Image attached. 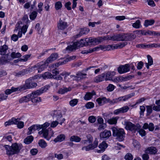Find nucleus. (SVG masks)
Returning <instances> with one entry per match:
<instances>
[{
    "label": "nucleus",
    "mask_w": 160,
    "mask_h": 160,
    "mask_svg": "<svg viewBox=\"0 0 160 160\" xmlns=\"http://www.w3.org/2000/svg\"><path fill=\"white\" fill-rule=\"evenodd\" d=\"M4 147L7 150V154L10 156L19 153L20 150L22 149V146L21 144L15 143H13L11 146L6 145Z\"/></svg>",
    "instance_id": "nucleus-1"
},
{
    "label": "nucleus",
    "mask_w": 160,
    "mask_h": 160,
    "mask_svg": "<svg viewBox=\"0 0 160 160\" xmlns=\"http://www.w3.org/2000/svg\"><path fill=\"white\" fill-rule=\"evenodd\" d=\"M48 89L47 86H45L41 88L40 89L37 90L30 93L31 97L30 100L33 103H37L41 101V98L38 97L44 92L46 91Z\"/></svg>",
    "instance_id": "nucleus-2"
},
{
    "label": "nucleus",
    "mask_w": 160,
    "mask_h": 160,
    "mask_svg": "<svg viewBox=\"0 0 160 160\" xmlns=\"http://www.w3.org/2000/svg\"><path fill=\"white\" fill-rule=\"evenodd\" d=\"M112 131V135L119 141H122L125 138V132L123 129L113 127L111 128Z\"/></svg>",
    "instance_id": "nucleus-3"
},
{
    "label": "nucleus",
    "mask_w": 160,
    "mask_h": 160,
    "mask_svg": "<svg viewBox=\"0 0 160 160\" xmlns=\"http://www.w3.org/2000/svg\"><path fill=\"white\" fill-rule=\"evenodd\" d=\"M35 77L34 76L30 77L26 80L25 84L22 85L24 91L27 89L34 88L37 86V83L33 81L35 79Z\"/></svg>",
    "instance_id": "nucleus-4"
},
{
    "label": "nucleus",
    "mask_w": 160,
    "mask_h": 160,
    "mask_svg": "<svg viewBox=\"0 0 160 160\" xmlns=\"http://www.w3.org/2000/svg\"><path fill=\"white\" fill-rule=\"evenodd\" d=\"M124 125L125 126L126 129L133 132H135L141 128V126L139 124H137L135 125L130 122H125Z\"/></svg>",
    "instance_id": "nucleus-5"
},
{
    "label": "nucleus",
    "mask_w": 160,
    "mask_h": 160,
    "mask_svg": "<svg viewBox=\"0 0 160 160\" xmlns=\"http://www.w3.org/2000/svg\"><path fill=\"white\" fill-rule=\"evenodd\" d=\"M132 97V96L130 94H128L124 96L120 97L117 98H114L112 100L108 99V102L111 104H114L121 102L125 101L131 98Z\"/></svg>",
    "instance_id": "nucleus-6"
},
{
    "label": "nucleus",
    "mask_w": 160,
    "mask_h": 160,
    "mask_svg": "<svg viewBox=\"0 0 160 160\" xmlns=\"http://www.w3.org/2000/svg\"><path fill=\"white\" fill-rule=\"evenodd\" d=\"M107 38L105 36L98 37V38H92L90 37L89 38H86V41L91 44H97L102 42L104 40H106Z\"/></svg>",
    "instance_id": "nucleus-7"
},
{
    "label": "nucleus",
    "mask_w": 160,
    "mask_h": 160,
    "mask_svg": "<svg viewBox=\"0 0 160 160\" xmlns=\"http://www.w3.org/2000/svg\"><path fill=\"white\" fill-rule=\"evenodd\" d=\"M136 35L132 33H123L121 34V41H131L134 39Z\"/></svg>",
    "instance_id": "nucleus-8"
},
{
    "label": "nucleus",
    "mask_w": 160,
    "mask_h": 160,
    "mask_svg": "<svg viewBox=\"0 0 160 160\" xmlns=\"http://www.w3.org/2000/svg\"><path fill=\"white\" fill-rule=\"evenodd\" d=\"M98 144V141L97 138H95L93 143V144L91 143L88 145L84 146L82 147V150H85L86 151H88L90 150L96 148Z\"/></svg>",
    "instance_id": "nucleus-9"
},
{
    "label": "nucleus",
    "mask_w": 160,
    "mask_h": 160,
    "mask_svg": "<svg viewBox=\"0 0 160 160\" xmlns=\"http://www.w3.org/2000/svg\"><path fill=\"white\" fill-rule=\"evenodd\" d=\"M118 71L120 74L127 72L130 70V65L126 64L124 65L120 66L118 69Z\"/></svg>",
    "instance_id": "nucleus-10"
},
{
    "label": "nucleus",
    "mask_w": 160,
    "mask_h": 160,
    "mask_svg": "<svg viewBox=\"0 0 160 160\" xmlns=\"http://www.w3.org/2000/svg\"><path fill=\"white\" fill-rule=\"evenodd\" d=\"M11 57L8 53L2 57L0 58V65H3L8 63L11 61Z\"/></svg>",
    "instance_id": "nucleus-11"
},
{
    "label": "nucleus",
    "mask_w": 160,
    "mask_h": 160,
    "mask_svg": "<svg viewBox=\"0 0 160 160\" xmlns=\"http://www.w3.org/2000/svg\"><path fill=\"white\" fill-rule=\"evenodd\" d=\"M48 63H46V60L44 63L42 64H40L39 63H38L35 65L34 67L37 68L38 72L39 73L44 70V69L48 66Z\"/></svg>",
    "instance_id": "nucleus-12"
},
{
    "label": "nucleus",
    "mask_w": 160,
    "mask_h": 160,
    "mask_svg": "<svg viewBox=\"0 0 160 160\" xmlns=\"http://www.w3.org/2000/svg\"><path fill=\"white\" fill-rule=\"evenodd\" d=\"M129 108L127 106L123 107L121 108L115 110L113 113L115 115H118L120 113H123L127 112Z\"/></svg>",
    "instance_id": "nucleus-13"
},
{
    "label": "nucleus",
    "mask_w": 160,
    "mask_h": 160,
    "mask_svg": "<svg viewBox=\"0 0 160 160\" xmlns=\"http://www.w3.org/2000/svg\"><path fill=\"white\" fill-rule=\"evenodd\" d=\"M40 126L39 124H35L29 127L28 128V135H30L36 130H39L40 129Z\"/></svg>",
    "instance_id": "nucleus-14"
},
{
    "label": "nucleus",
    "mask_w": 160,
    "mask_h": 160,
    "mask_svg": "<svg viewBox=\"0 0 160 160\" xmlns=\"http://www.w3.org/2000/svg\"><path fill=\"white\" fill-rule=\"evenodd\" d=\"M111 135V133L110 131L105 130L104 131L101 132L100 134V136L101 139H108Z\"/></svg>",
    "instance_id": "nucleus-15"
},
{
    "label": "nucleus",
    "mask_w": 160,
    "mask_h": 160,
    "mask_svg": "<svg viewBox=\"0 0 160 160\" xmlns=\"http://www.w3.org/2000/svg\"><path fill=\"white\" fill-rule=\"evenodd\" d=\"M58 57V54L57 53H52L51 55L46 60V63H49L55 60Z\"/></svg>",
    "instance_id": "nucleus-16"
},
{
    "label": "nucleus",
    "mask_w": 160,
    "mask_h": 160,
    "mask_svg": "<svg viewBox=\"0 0 160 160\" xmlns=\"http://www.w3.org/2000/svg\"><path fill=\"white\" fill-rule=\"evenodd\" d=\"M58 26L59 29L63 30L67 28L68 25L66 22L63 21L61 19H60Z\"/></svg>",
    "instance_id": "nucleus-17"
},
{
    "label": "nucleus",
    "mask_w": 160,
    "mask_h": 160,
    "mask_svg": "<svg viewBox=\"0 0 160 160\" xmlns=\"http://www.w3.org/2000/svg\"><path fill=\"white\" fill-rule=\"evenodd\" d=\"M108 147V144L105 142H102L100 143L99 146V148L100 149V150H97V152L98 153H101L104 152L105 149Z\"/></svg>",
    "instance_id": "nucleus-18"
},
{
    "label": "nucleus",
    "mask_w": 160,
    "mask_h": 160,
    "mask_svg": "<svg viewBox=\"0 0 160 160\" xmlns=\"http://www.w3.org/2000/svg\"><path fill=\"white\" fill-rule=\"evenodd\" d=\"M142 128L144 129H148L149 131L152 132L154 130V125L152 122L150 123L149 124L147 123H145L144 124Z\"/></svg>",
    "instance_id": "nucleus-19"
},
{
    "label": "nucleus",
    "mask_w": 160,
    "mask_h": 160,
    "mask_svg": "<svg viewBox=\"0 0 160 160\" xmlns=\"http://www.w3.org/2000/svg\"><path fill=\"white\" fill-rule=\"evenodd\" d=\"M28 27V25H26L22 26L21 30H18V32L17 35L19 38L22 37V33L24 34L26 32Z\"/></svg>",
    "instance_id": "nucleus-20"
},
{
    "label": "nucleus",
    "mask_w": 160,
    "mask_h": 160,
    "mask_svg": "<svg viewBox=\"0 0 160 160\" xmlns=\"http://www.w3.org/2000/svg\"><path fill=\"white\" fill-rule=\"evenodd\" d=\"M157 152V149L154 147H151L148 148L145 151L146 153L151 154H154Z\"/></svg>",
    "instance_id": "nucleus-21"
},
{
    "label": "nucleus",
    "mask_w": 160,
    "mask_h": 160,
    "mask_svg": "<svg viewBox=\"0 0 160 160\" xmlns=\"http://www.w3.org/2000/svg\"><path fill=\"white\" fill-rule=\"evenodd\" d=\"M104 73L105 74V81L111 80L112 77L115 75V72L114 71L108 72Z\"/></svg>",
    "instance_id": "nucleus-22"
},
{
    "label": "nucleus",
    "mask_w": 160,
    "mask_h": 160,
    "mask_svg": "<svg viewBox=\"0 0 160 160\" xmlns=\"http://www.w3.org/2000/svg\"><path fill=\"white\" fill-rule=\"evenodd\" d=\"M87 140H82L81 141V143L84 145H88V144H91L92 143L93 141V138L90 135H88L87 136Z\"/></svg>",
    "instance_id": "nucleus-23"
},
{
    "label": "nucleus",
    "mask_w": 160,
    "mask_h": 160,
    "mask_svg": "<svg viewBox=\"0 0 160 160\" xmlns=\"http://www.w3.org/2000/svg\"><path fill=\"white\" fill-rule=\"evenodd\" d=\"M86 38L85 39H81V40L77 42H74V44L76 45L77 47H83L84 46L87 45L89 43L86 41Z\"/></svg>",
    "instance_id": "nucleus-24"
},
{
    "label": "nucleus",
    "mask_w": 160,
    "mask_h": 160,
    "mask_svg": "<svg viewBox=\"0 0 160 160\" xmlns=\"http://www.w3.org/2000/svg\"><path fill=\"white\" fill-rule=\"evenodd\" d=\"M105 80V74L104 73L98 75L95 78L94 81L96 82H99Z\"/></svg>",
    "instance_id": "nucleus-25"
},
{
    "label": "nucleus",
    "mask_w": 160,
    "mask_h": 160,
    "mask_svg": "<svg viewBox=\"0 0 160 160\" xmlns=\"http://www.w3.org/2000/svg\"><path fill=\"white\" fill-rule=\"evenodd\" d=\"M51 128H49L48 129H42L41 131L38 132L39 134H42V136L44 138H47L48 136V132L49 130H51Z\"/></svg>",
    "instance_id": "nucleus-26"
},
{
    "label": "nucleus",
    "mask_w": 160,
    "mask_h": 160,
    "mask_svg": "<svg viewBox=\"0 0 160 160\" xmlns=\"http://www.w3.org/2000/svg\"><path fill=\"white\" fill-rule=\"evenodd\" d=\"M65 138V135L63 134H61L58 135L57 137L54 139V141L55 142H61L64 140Z\"/></svg>",
    "instance_id": "nucleus-27"
},
{
    "label": "nucleus",
    "mask_w": 160,
    "mask_h": 160,
    "mask_svg": "<svg viewBox=\"0 0 160 160\" xmlns=\"http://www.w3.org/2000/svg\"><path fill=\"white\" fill-rule=\"evenodd\" d=\"M8 49V47L5 44L0 47V54L5 55L7 52V51Z\"/></svg>",
    "instance_id": "nucleus-28"
},
{
    "label": "nucleus",
    "mask_w": 160,
    "mask_h": 160,
    "mask_svg": "<svg viewBox=\"0 0 160 160\" xmlns=\"http://www.w3.org/2000/svg\"><path fill=\"white\" fill-rule=\"evenodd\" d=\"M105 37L107 40H112L113 41H121V34L114 35V36L109 37L108 36H106Z\"/></svg>",
    "instance_id": "nucleus-29"
},
{
    "label": "nucleus",
    "mask_w": 160,
    "mask_h": 160,
    "mask_svg": "<svg viewBox=\"0 0 160 160\" xmlns=\"http://www.w3.org/2000/svg\"><path fill=\"white\" fill-rule=\"evenodd\" d=\"M31 95L30 94L22 97L19 100V102L20 103H22L27 102L30 100Z\"/></svg>",
    "instance_id": "nucleus-30"
},
{
    "label": "nucleus",
    "mask_w": 160,
    "mask_h": 160,
    "mask_svg": "<svg viewBox=\"0 0 160 160\" xmlns=\"http://www.w3.org/2000/svg\"><path fill=\"white\" fill-rule=\"evenodd\" d=\"M119 117L117 116L112 117L107 120V122L110 125L116 124L117 122V121L119 119Z\"/></svg>",
    "instance_id": "nucleus-31"
},
{
    "label": "nucleus",
    "mask_w": 160,
    "mask_h": 160,
    "mask_svg": "<svg viewBox=\"0 0 160 160\" xmlns=\"http://www.w3.org/2000/svg\"><path fill=\"white\" fill-rule=\"evenodd\" d=\"M70 74V72H63L60 74V75L57 76L56 80H62V78L61 76V75L64 76V79L66 80L67 76L69 75Z\"/></svg>",
    "instance_id": "nucleus-32"
},
{
    "label": "nucleus",
    "mask_w": 160,
    "mask_h": 160,
    "mask_svg": "<svg viewBox=\"0 0 160 160\" xmlns=\"http://www.w3.org/2000/svg\"><path fill=\"white\" fill-rule=\"evenodd\" d=\"M18 122V119H16L14 118H12L11 119L9 120L8 121L4 123L6 127L12 124H15Z\"/></svg>",
    "instance_id": "nucleus-33"
},
{
    "label": "nucleus",
    "mask_w": 160,
    "mask_h": 160,
    "mask_svg": "<svg viewBox=\"0 0 160 160\" xmlns=\"http://www.w3.org/2000/svg\"><path fill=\"white\" fill-rule=\"evenodd\" d=\"M95 94V92L94 91L92 92H87L84 96V99L86 100H89L92 98L93 95Z\"/></svg>",
    "instance_id": "nucleus-34"
},
{
    "label": "nucleus",
    "mask_w": 160,
    "mask_h": 160,
    "mask_svg": "<svg viewBox=\"0 0 160 160\" xmlns=\"http://www.w3.org/2000/svg\"><path fill=\"white\" fill-rule=\"evenodd\" d=\"M72 88L70 87L68 88L63 87V88L59 89L58 90V92L59 94H64L65 93L71 91L72 90Z\"/></svg>",
    "instance_id": "nucleus-35"
},
{
    "label": "nucleus",
    "mask_w": 160,
    "mask_h": 160,
    "mask_svg": "<svg viewBox=\"0 0 160 160\" xmlns=\"http://www.w3.org/2000/svg\"><path fill=\"white\" fill-rule=\"evenodd\" d=\"M53 118H55L57 120L60 121L62 118V115L60 111H56L54 112Z\"/></svg>",
    "instance_id": "nucleus-36"
},
{
    "label": "nucleus",
    "mask_w": 160,
    "mask_h": 160,
    "mask_svg": "<svg viewBox=\"0 0 160 160\" xmlns=\"http://www.w3.org/2000/svg\"><path fill=\"white\" fill-rule=\"evenodd\" d=\"M28 72L29 71L27 69H24L16 73L15 76L18 77H21L28 74Z\"/></svg>",
    "instance_id": "nucleus-37"
},
{
    "label": "nucleus",
    "mask_w": 160,
    "mask_h": 160,
    "mask_svg": "<svg viewBox=\"0 0 160 160\" xmlns=\"http://www.w3.org/2000/svg\"><path fill=\"white\" fill-rule=\"evenodd\" d=\"M89 30L88 29H81L80 31L78 34H77L75 36V38H78L81 37L83 34H85L88 33Z\"/></svg>",
    "instance_id": "nucleus-38"
},
{
    "label": "nucleus",
    "mask_w": 160,
    "mask_h": 160,
    "mask_svg": "<svg viewBox=\"0 0 160 160\" xmlns=\"http://www.w3.org/2000/svg\"><path fill=\"white\" fill-rule=\"evenodd\" d=\"M96 101L99 105H102L107 101L108 102V99H107L105 97L99 98L96 99Z\"/></svg>",
    "instance_id": "nucleus-39"
},
{
    "label": "nucleus",
    "mask_w": 160,
    "mask_h": 160,
    "mask_svg": "<svg viewBox=\"0 0 160 160\" xmlns=\"http://www.w3.org/2000/svg\"><path fill=\"white\" fill-rule=\"evenodd\" d=\"M148 62L145 63V65L147 68H149V66L152 65L153 63V61L152 58L149 55L147 56Z\"/></svg>",
    "instance_id": "nucleus-40"
},
{
    "label": "nucleus",
    "mask_w": 160,
    "mask_h": 160,
    "mask_svg": "<svg viewBox=\"0 0 160 160\" xmlns=\"http://www.w3.org/2000/svg\"><path fill=\"white\" fill-rule=\"evenodd\" d=\"M86 73H83L81 72H78L76 74V76H73V77L78 80H80L83 79L84 78V76H86Z\"/></svg>",
    "instance_id": "nucleus-41"
},
{
    "label": "nucleus",
    "mask_w": 160,
    "mask_h": 160,
    "mask_svg": "<svg viewBox=\"0 0 160 160\" xmlns=\"http://www.w3.org/2000/svg\"><path fill=\"white\" fill-rule=\"evenodd\" d=\"M33 140V137L32 136H28L24 140V142L26 144H29L31 143Z\"/></svg>",
    "instance_id": "nucleus-42"
},
{
    "label": "nucleus",
    "mask_w": 160,
    "mask_h": 160,
    "mask_svg": "<svg viewBox=\"0 0 160 160\" xmlns=\"http://www.w3.org/2000/svg\"><path fill=\"white\" fill-rule=\"evenodd\" d=\"M21 56V54L19 52L16 53L14 52H12L9 57H11V60L15 58H19Z\"/></svg>",
    "instance_id": "nucleus-43"
},
{
    "label": "nucleus",
    "mask_w": 160,
    "mask_h": 160,
    "mask_svg": "<svg viewBox=\"0 0 160 160\" xmlns=\"http://www.w3.org/2000/svg\"><path fill=\"white\" fill-rule=\"evenodd\" d=\"M39 146L42 148H44L47 146V144L45 141L42 139H40L38 142Z\"/></svg>",
    "instance_id": "nucleus-44"
},
{
    "label": "nucleus",
    "mask_w": 160,
    "mask_h": 160,
    "mask_svg": "<svg viewBox=\"0 0 160 160\" xmlns=\"http://www.w3.org/2000/svg\"><path fill=\"white\" fill-rule=\"evenodd\" d=\"M155 21L153 19L146 20L145 21L144 25L146 27L149 26H151L154 24Z\"/></svg>",
    "instance_id": "nucleus-45"
},
{
    "label": "nucleus",
    "mask_w": 160,
    "mask_h": 160,
    "mask_svg": "<svg viewBox=\"0 0 160 160\" xmlns=\"http://www.w3.org/2000/svg\"><path fill=\"white\" fill-rule=\"evenodd\" d=\"M102 50L104 51H108L111 49H115L114 48V45H102Z\"/></svg>",
    "instance_id": "nucleus-46"
},
{
    "label": "nucleus",
    "mask_w": 160,
    "mask_h": 160,
    "mask_svg": "<svg viewBox=\"0 0 160 160\" xmlns=\"http://www.w3.org/2000/svg\"><path fill=\"white\" fill-rule=\"evenodd\" d=\"M132 26L136 29L142 27L141 21L139 20H137L135 22L132 23Z\"/></svg>",
    "instance_id": "nucleus-47"
},
{
    "label": "nucleus",
    "mask_w": 160,
    "mask_h": 160,
    "mask_svg": "<svg viewBox=\"0 0 160 160\" xmlns=\"http://www.w3.org/2000/svg\"><path fill=\"white\" fill-rule=\"evenodd\" d=\"M70 140L72 142H79L81 141V138L78 136L73 135L70 137Z\"/></svg>",
    "instance_id": "nucleus-48"
},
{
    "label": "nucleus",
    "mask_w": 160,
    "mask_h": 160,
    "mask_svg": "<svg viewBox=\"0 0 160 160\" xmlns=\"http://www.w3.org/2000/svg\"><path fill=\"white\" fill-rule=\"evenodd\" d=\"M22 23L21 22H18L16 25L15 28L14 30V32H15L18 30H21L22 27Z\"/></svg>",
    "instance_id": "nucleus-49"
},
{
    "label": "nucleus",
    "mask_w": 160,
    "mask_h": 160,
    "mask_svg": "<svg viewBox=\"0 0 160 160\" xmlns=\"http://www.w3.org/2000/svg\"><path fill=\"white\" fill-rule=\"evenodd\" d=\"M126 44L127 43L124 42L120 43L119 44H116L114 45V48H113L115 49L121 48L124 47Z\"/></svg>",
    "instance_id": "nucleus-50"
},
{
    "label": "nucleus",
    "mask_w": 160,
    "mask_h": 160,
    "mask_svg": "<svg viewBox=\"0 0 160 160\" xmlns=\"http://www.w3.org/2000/svg\"><path fill=\"white\" fill-rule=\"evenodd\" d=\"M11 89L12 92L17 91H24L22 85L20 86L17 88L12 87L11 88Z\"/></svg>",
    "instance_id": "nucleus-51"
},
{
    "label": "nucleus",
    "mask_w": 160,
    "mask_h": 160,
    "mask_svg": "<svg viewBox=\"0 0 160 160\" xmlns=\"http://www.w3.org/2000/svg\"><path fill=\"white\" fill-rule=\"evenodd\" d=\"M147 115L149 116L152 112V105H148L146 106Z\"/></svg>",
    "instance_id": "nucleus-52"
},
{
    "label": "nucleus",
    "mask_w": 160,
    "mask_h": 160,
    "mask_svg": "<svg viewBox=\"0 0 160 160\" xmlns=\"http://www.w3.org/2000/svg\"><path fill=\"white\" fill-rule=\"evenodd\" d=\"M133 77L131 75H129V76L126 77H120L118 79H119L120 81L121 82L126 81L131 79Z\"/></svg>",
    "instance_id": "nucleus-53"
},
{
    "label": "nucleus",
    "mask_w": 160,
    "mask_h": 160,
    "mask_svg": "<svg viewBox=\"0 0 160 160\" xmlns=\"http://www.w3.org/2000/svg\"><path fill=\"white\" fill-rule=\"evenodd\" d=\"M44 79L52 78V74L49 72H46L42 75V76Z\"/></svg>",
    "instance_id": "nucleus-54"
},
{
    "label": "nucleus",
    "mask_w": 160,
    "mask_h": 160,
    "mask_svg": "<svg viewBox=\"0 0 160 160\" xmlns=\"http://www.w3.org/2000/svg\"><path fill=\"white\" fill-rule=\"evenodd\" d=\"M78 102V100L77 99H73L69 102V104L72 107H74L77 105Z\"/></svg>",
    "instance_id": "nucleus-55"
},
{
    "label": "nucleus",
    "mask_w": 160,
    "mask_h": 160,
    "mask_svg": "<svg viewBox=\"0 0 160 160\" xmlns=\"http://www.w3.org/2000/svg\"><path fill=\"white\" fill-rule=\"evenodd\" d=\"M62 7V4L60 1L56 2L55 5V8L56 10H58L61 9Z\"/></svg>",
    "instance_id": "nucleus-56"
},
{
    "label": "nucleus",
    "mask_w": 160,
    "mask_h": 160,
    "mask_svg": "<svg viewBox=\"0 0 160 160\" xmlns=\"http://www.w3.org/2000/svg\"><path fill=\"white\" fill-rule=\"evenodd\" d=\"M77 46L74 44V42L72 45L68 46L67 48L66 49L70 51H72L74 49H76L77 48Z\"/></svg>",
    "instance_id": "nucleus-57"
},
{
    "label": "nucleus",
    "mask_w": 160,
    "mask_h": 160,
    "mask_svg": "<svg viewBox=\"0 0 160 160\" xmlns=\"http://www.w3.org/2000/svg\"><path fill=\"white\" fill-rule=\"evenodd\" d=\"M31 56V54H26L23 56L21 58L22 61L25 62L28 61Z\"/></svg>",
    "instance_id": "nucleus-58"
},
{
    "label": "nucleus",
    "mask_w": 160,
    "mask_h": 160,
    "mask_svg": "<svg viewBox=\"0 0 160 160\" xmlns=\"http://www.w3.org/2000/svg\"><path fill=\"white\" fill-rule=\"evenodd\" d=\"M37 15V13L36 11H33L30 15V18L32 20L35 19Z\"/></svg>",
    "instance_id": "nucleus-59"
},
{
    "label": "nucleus",
    "mask_w": 160,
    "mask_h": 160,
    "mask_svg": "<svg viewBox=\"0 0 160 160\" xmlns=\"http://www.w3.org/2000/svg\"><path fill=\"white\" fill-rule=\"evenodd\" d=\"M124 158L126 160H132L133 159V157L131 153H128L126 155Z\"/></svg>",
    "instance_id": "nucleus-60"
},
{
    "label": "nucleus",
    "mask_w": 160,
    "mask_h": 160,
    "mask_svg": "<svg viewBox=\"0 0 160 160\" xmlns=\"http://www.w3.org/2000/svg\"><path fill=\"white\" fill-rule=\"evenodd\" d=\"M115 86L112 84H109L107 88V90L109 92H111L114 90Z\"/></svg>",
    "instance_id": "nucleus-61"
},
{
    "label": "nucleus",
    "mask_w": 160,
    "mask_h": 160,
    "mask_svg": "<svg viewBox=\"0 0 160 160\" xmlns=\"http://www.w3.org/2000/svg\"><path fill=\"white\" fill-rule=\"evenodd\" d=\"M43 3L42 2H40L38 3V12L40 13H41V12L42 11L43 8L42 6Z\"/></svg>",
    "instance_id": "nucleus-62"
},
{
    "label": "nucleus",
    "mask_w": 160,
    "mask_h": 160,
    "mask_svg": "<svg viewBox=\"0 0 160 160\" xmlns=\"http://www.w3.org/2000/svg\"><path fill=\"white\" fill-rule=\"evenodd\" d=\"M94 104L91 102L87 103L85 105L86 107L88 109H90L94 107Z\"/></svg>",
    "instance_id": "nucleus-63"
},
{
    "label": "nucleus",
    "mask_w": 160,
    "mask_h": 160,
    "mask_svg": "<svg viewBox=\"0 0 160 160\" xmlns=\"http://www.w3.org/2000/svg\"><path fill=\"white\" fill-rule=\"evenodd\" d=\"M59 124V122L56 120L52 122L50 124V127L52 128H55Z\"/></svg>",
    "instance_id": "nucleus-64"
}]
</instances>
